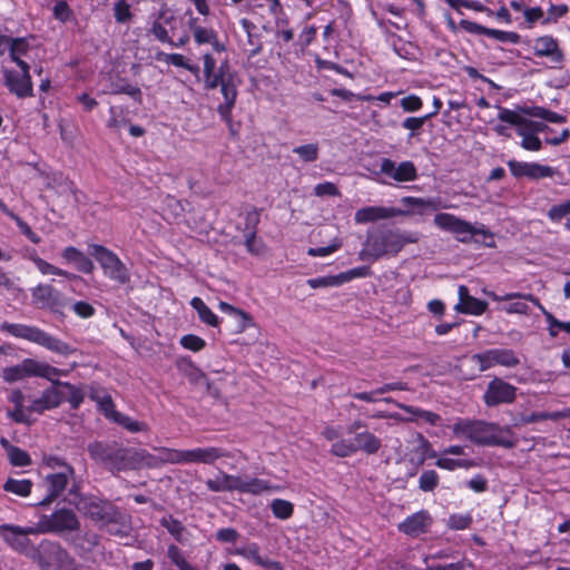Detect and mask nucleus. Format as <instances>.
Returning a JSON list of instances; mask_svg holds the SVG:
<instances>
[{
	"mask_svg": "<svg viewBox=\"0 0 570 570\" xmlns=\"http://www.w3.org/2000/svg\"><path fill=\"white\" fill-rule=\"evenodd\" d=\"M30 68L20 69V71L3 69L4 83L18 98L32 96V81L29 72Z\"/></svg>",
	"mask_w": 570,
	"mask_h": 570,
	"instance_id": "a211bd4d",
	"label": "nucleus"
},
{
	"mask_svg": "<svg viewBox=\"0 0 570 570\" xmlns=\"http://www.w3.org/2000/svg\"><path fill=\"white\" fill-rule=\"evenodd\" d=\"M114 16L118 23H126L131 20L132 13L126 0H118L114 6Z\"/></svg>",
	"mask_w": 570,
	"mask_h": 570,
	"instance_id": "052dcab7",
	"label": "nucleus"
},
{
	"mask_svg": "<svg viewBox=\"0 0 570 570\" xmlns=\"http://www.w3.org/2000/svg\"><path fill=\"white\" fill-rule=\"evenodd\" d=\"M484 294L488 297H490L491 299H493L494 302L525 299V301L532 302L538 308H542V304L532 294L507 293L504 295H498L497 293H494L492 291H484Z\"/></svg>",
	"mask_w": 570,
	"mask_h": 570,
	"instance_id": "79ce46f5",
	"label": "nucleus"
},
{
	"mask_svg": "<svg viewBox=\"0 0 570 570\" xmlns=\"http://www.w3.org/2000/svg\"><path fill=\"white\" fill-rule=\"evenodd\" d=\"M402 203L419 208V214H423L424 209L436 212L442 208H449L448 205L443 204L440 198H419V197H404Z\"/></svg>",
	"mask_w": 570,
	"mask_h": 570,
	"instance_id": "72a5a7b5",
	"label": "nucleus"
},
{
	"mask_svg": "<svg viewBox=\"0 0 570 570\" xmlns=\"http://www.w3.org/2000/svg\"><path fill=\"white\" fill-rule=\"evenodd\" d=\"M271 509L275 518L287 520L293 515L294 505L283 499H274L271 503Z\"/></svg>",
	"mask_w": 570,
	"mask_h": 570,
	"instance_id": "c03bdc74",
	"label": "nucleus"
},
{
	"mask_svg": "<svg viewBox=\"0 0 570 570\" xmlns=\"http://www.w3.org/2000/svg\"><path fill=\"white\" fill-rule=\"evenodd\" d=\"M508 167L514 177H527L533 180L551 178L557 173L556 168L539 163L509 160Z\"/></svg>",
	"mask_w": 570,
	"mask_h": 570,
	"instance_id": "dca6fc26",
	"label": "nucleus"
},
{
	"mask_svg": "<svg viewBox=\"0 0 570 570\" xmlns=\"http://www.w3.org/2000/svg\"><path fill=\"white\" fill-rule=\"evenodd\" d=\"M53 384L67 389V401L69 402L72 409H78L80 404L83 402V393L79 387L70 384L69 382H60L57 379Z\"/></svg>",
	"mask_w": 570,
	"mask_h": 570,
	"instance_id": "a18cd8bd",
	"label": "nucleus"
},
{
	"mask_svg": "<svg viewBox=\"0 0 570 570\" xmlns=\"http://www.w3.org/2000/svg\"><path fill=\"white\" fill-rule=\"evenodd\" d=\"M307 285L311 288L336 287V286H340L336 275L323 276V277H317V278H309V279H307Z\"/></svg>",
	"mask_w": 570,
	"mask_h": 570,
	"instance_id": "774afa93",
	"label": "nucleus"
},
{
	"mask_svg": "<svg viewBox=\"0 0 570 570\" xmlns=\"http://www.w3.org/2000/svg\"><path fill=\"white\" fill-rule=\"evenodd\" d=\"M167 556L179 570H190L193 568V566L185 559L180 549L175 544H170L168 547Z\"/></svg>",
	"mask_w": 570,
	"mask_h": 570,
	"instance_id": "6e6d98bb",
	"label": "nucleus"
},
{
	"mask_svg": "<svg viewBox=\"0 0 570 570\" xmlns=\"http://www.w3.org/2000/svg\"><path fill=\"white\" fill-rule=\"evenodd\" d=\"M167 556L179 570H190L193 568V566L185 559L180 549L175 544H170L168 547Z\"/></svg>",
	"mask_w": 570,
	"mask_h": 570,
	"instance_id": "4d7b16f0",
	"label": "nucleus"
},
{
	"mask_svg": "<svg viewBox=\"0 0 570 570\" xmlns=\"http://www.w3.org/2000/svg\"><path fill=\"white\" fill-rule=\"evenodd\" d=\"M185 464L184 450L176 449H159L158 455H148L147 464L149 466H157L158 464Z\"/></svg>",
	"mask_w": 570,
	"mask_h": 570,
	"instance_id": "2f4dec72",
	"label": "nucleus"
},
{
	"mask_svg": "<svg viewBox=\"0 0 570 570\" xmlns=\"http://www.w3.org/2000/svg\"><path fill=\"white\" fill-rule=\"evenodd\" d=\"M435 465L440 469L454 471L456 469H470L474 466V462L469 459H451L449 455L441 453L436 460Z\"/></svg>",
	"mask_w": 570,
	"mask_h": 570,
	"instance_id": "ea45409f",
	"label": "nucleus"
},
{
	"mask_svg": "<svg viewBox=\"0 0 570 570\" xmlns=\"http://www.w3.org/2000/svg\"><path fill=\"white\" fill-rule=\"evenodd\" d=\"M433 223L439 229L451 233L458 242L464 244L470 243L475 235H490L484 226L476 227L470 222L449 213L436 214Z\"/></svg>",
	"mask_w": 570,
	"mask_h": 570,
	"instance_id": "0eeeda50",
	"label": "nucleus"
},
{
	"mask_svg": "<svg viewBox=\"0 0 570 570\" xmlns=\"http://www.w3.org/2000/svg\"><path fill=\"white\" fill-rule=\"evenodd\" d=\"M191 307L197 312L202 322L209 326H218L219 321L217 315L204 303L199 297H194L190 301Z\"/></svg>",
	"mask_w": 570,
	"mask_h": 570,
	"instance_id": "e433bc0d",
	"label": "nucleus"
},
{
	"mask_svg": "<svg viewBox=\"0 0 570 570\" xmlns=\"http://www.w3.org/2000/svg\"><path fill=\"white\" fill-rule=\"evenodd\" d=\"M160 524L167 529V531L178 541H183V534L185 532V527L181 522L171 515L164 517L160 520Z\"/></svg>",
	"mask_w": 570,
	"mask_h": 570,
	"instance_id": "8fccbe9b",
	"label": "nucleus"
},
{
	"mask_svg": "<svg viewBox=\"0 0 570 570\" xmlns=\"http://www.w3.org/2000/svg\"><path fill=\"white\" fill-rule=\"evenodd\" d=\"M471 362L483 372L493 366L514 367L520 364V360L510 348H491L471 356Z\"/></svg>",
	"mask_w": 570,
	"mask_h": 570,
	"instance_id": "f8f14e48",
	"label": "nucleus"
},
{
	"mask_svg": "<svg viewBox=\"0 0 570 570\" xmlns=\"http://www.w3.org/2000/svg\"><path fill=\"white\" fill-rule=\"evenodd\" d=\"M7 454L11 464L16 466H26L30 463L29 454L17 446L10 448Z\"/></svg>",
	"mask_w": 570,
	"mask_h": 570,
	"instance_id": "0e129e2a",
	"label": "nucleus"
},
{
	"mask_svg": "<svg viewBox=\"0 0 570 570\" xmlns=\"http://www.w3.org/2000/svg\"><path fill=\"white\" fill-rule=\"evenodd\" d=\"M245 246L246 249L253 255H263L266 250L264 242L256 237V232L254 228L245 234Z\"/></svg>",
	"mask_w": 570,
	"mask_h": 570,
	"instance_id": "09e8293b",
	"label": "nucleus"
},
{
	"mask_svg": "<svg viewBox=\"0 0 570 570\" xmlns=\"http://www.w3.org/2000/svg\"><path fill=\"white\" fill-rule=\"evenodd\" d=\"M459 303L454 306V309L459 313L470 315H482L488 304L476 297H473L469 293V288L465 285H460L458 288Z\"/></svg>",
	"mask_w": 570,
	"mask_h": 570,
	"instance_id": "b1692460",
	"label": "nucleus"
},
{
	"mask_svg": "<svg viewBox=\"0 0 570 570\" xmlns=\"http://www.w3.org/2000/svg\"><path fill=\"white\" fill-rule=\"evenodd\" d=\"M48 464L52 468H61V471L48 474L46 476L45 482L47 485L48 495L46 499L39 502V505H46L59 497L66 489L69 478L73 474V469L59 459H50Z\"/></svg>",
	"mask_w": 570,
	"mask_h": 570,
	"instance_id": "ddd939ff",
	"label": "nucleus"
},
{
	"mask_svg": "<svg viewBox=\"0 0 570 570\" xmlns=\"http://www.w3.org/2000/svg\"><path fill=\"white\" fill-rule=\"evenodd\" d=\"M193 36L198 45L209 43L215 51H225V46L218 40L217 33L213 29L196 26L193 28Z\"/></svg>",
	"mask_w": 570,
	"mask_h": 570,
	"instance_id": "473e14b6",
	"label": "nucleus"
},
{
	"mask_svg": "<svg viewBox=\"0 0 570 570\" xmlns=\"http://www.w3.org/2000/svg\"><path fill=\"white\" fill-rule=\"evenodd\" d=\"M149 32L158 41L163 43H171V37L168 35V31L165 28L164 23L160 21V19H157L151 23Z\"/></svg>",
	"mask_w": 570,
	"mask_h": 570,
	"instance_id": "69168bd1",
	"label": "nucleus"
},
{
	"mask_svg": "<svg viewBox=\"0 0 570 570\" xmlns=\"http://www.w3.org/2000/svg\"><path fill=\"white\" fill-rule=\"evenodd\" d=\"M72 503L80 513L96 522H101L102 524L117 522V509L110 502L96 495L82 494Z\"/></svg>",
	"mask_w": 570,
	"mask_h": 570,
	"instance_id": "1a4fd4ad",
	"label": "nucleus"
},
{
	"mask_svg": "<svg viewBox=\"0 0 570 570\" xmlns=\"http://www.w3.org/2000/svg\"><path fill=\"white\" fill-rule=\"evenodd\" d=\"M525 116L522 111L519 112L505 107H499L498 119L515 128L517 134L522 138L520 146L529 151H539L542 148V141L538 134L546 131L548 126L543 122L531 120Z\"/></svg>",
	"mask_w": 570,
	"mask_h": 570,
	"instance_id": "39448f33",
	"label": "nucleus"
},
{
	"mask_svg": "<svg viewBox=\"0 0 570 570\" xmlns=\"http://www.w3.org/2000/svg\"><path fill=\"white\" fill-rule=\"evenodd\" d=\"M517 397V387L502 379L495 377L489 382L483 394V401L488 406L513 403Z\"/></svg>",
	"mask_w": 570,
	"mask_h": 570,
	"instance_id": "2eb2a0df",
	"label": "nucleus"
},
{
	"mask_svg": "<svg viewBox=\"0 0 570 570\" xmlns=\"http://www.w3.org/2000/svg\"><path fill=\"white\" fill-rule=\"evenodd\" d=\"M204 82L206 89H215L217 87H220V90L223 89V86L227 87H235L229 79L226 78L224 72V66H220L218 71L209 73L208 76H204Z\"/></svg>",
	"mask_w": 570,
	"mask_h": 570,
	"instance_id": "37998d69",
	"label": "nucleus"
},
{
	"mask_svg": "<svg viewBox=\"0 0 570 570\" xmlns=\"http://www.w3.org/2000/svg\"><path fill=\"white\" fill-rule=\"evenodd\" d=\"M520 110L529 117L544 119L553 124H561L566 121V118L562 115H559L543 107H524Z\"/></svg>",
	"mask_w": 570,
	"mask_h": 570,
	"instance_id": "4c0bfd02",
	"label": "nucleus"
},
{
	"mask_svg": "<svg viewBox=\"0 0 570 570\" xmlns=\"http://www.w3.org/2000/svg\"><path fill=\"white\" fill-rule=\"evenodd\" d=\"M370 275H371V271L368 267L360 266V267H355L350 271L340 273L336 276H337L338 285L341 286L347 282H351L352 279L363 278V277H367Z\"/></svg>",
	"mask_w": 570,
	"mask_h": 570,
	"instance_id": "3c124183",
	"label": "nucleus"
},
{
	"mask_svg": "<svg viewBox=\"0 0 570 570\" xmlns=\"http://www.w3.org/2000/svg\"><path fill=\"white\" fill-rule=\"evenodd\" d=\"M38 523L31 527H19L13 524H0V537L2 540L14 551L26 554L35 556L37 550L30 539V534H40Z\"/></svg>",
	"mask_w": 570,
	"mask_h": 570,
	"instance_id": "9d476101",
	"label": "nucleus"
},
{
	"mask_svg": "<svg viewBox=\"0 0 570 570\" xmlns=\"http://www.w3.org/2000/svg\"><path fill=\"white\" fill-rule=\"evenodd\" d=\"M61 256L65 261L73 263L77 269L85 274L92 273L95 266L94 263L88 258L81 250L73 246L66 247Z\"/></svg>",
	"mask_w": 570,
	"mask_h": 570,
	"instance_id": "7c9ffc66",
	"label": "nucleus"
},
{
	"mask_svg": "<svg viewBox=\"0 0 570 570\" xmlns=\"http://www.w3.org/2000/svg\"><path fill=\"white\" fill-rule=\"evenodd\" d=\"M69 566H71V557L60 547H53L40 561L41 570H68Z\"/></svg>",
	"mask_w": 570,
	"mask_h": 570,
	"instance_id": "cd10ccee",
	"label": "nucleus"
},
{
	"mask_svg": "<svg viewBox=\"0 0 570 570\" xmlns=\"http://www.w3.org/2000/svg\"><path fill=\"white\" fill-rule=\"evenodd\" d=\"M32 482L30 480H17V479H8L3 484V489L7 492L14 493L20 497H28L31 492Z\"/></svg>",
	"mask_w": 570,
	"mask_h": 570,
	"instance_id": "a19ab883",
	"label": "nucleus"
},
{
	"mask_svg": "<svg viewBox=\"0 0 570 570\" xmlns=\"http://www.w3.org/2000/svg\"><path fill=\"white\" fill-rule=\"evenodd\" d=\"M41 533L73 531L79 528L77 515L68 509H60L50 515H42L38 522Z\"/></svg>",
	"mask_w": 570,
	"mask_h": 570,
	"instance_id": "4468645a",
	"label": "nucleus"
},
{
	"mask_svg": "<svg viewBox=\"0 0 570 570\" xmlns=\"http://www.w3.org/2000/svg\"><path fill=\"white\" fill-rule=\"evenodd\" d=\"M90 458L109 469L122 470L126 468L128 451L117 444H106L95 441L88 445Z\"/></svg>",
	"mask_w": 570,
	"mask_h": 570,
	"instance_id": "9b49d317",
	"label": "nucleus"
},
{
	"mask_svg": "<svg viewBox=\"0 0 570 570\" xmlns=\"http://www.w3.org/2000/svg\"><path fill=\"white\" fill-rule=\"evenodd\" d=\"M36 267L42 275H57L65 276L68 278H75L76 275L69 274L68 272L53 266L45 259H36Z\"/></svg>",
	"mask_w": 570,
	"mask_h": 570,
	"instance_id": "bf43d9fd",
	"label": "nucleus"
},
{
	"mask_svg": "<svg viewBox=\"0 0 570 570\" xmlns=\"http://www.w3.org/2000/svg\"><path fill=\"white\" fill-rule=\"evenodd\" d=\"M167 556L179 570H190L193 568V566L185 559L180 549L175 544H170L168 547Z\"/></svg>",
	"mask_w": 570,
	"mask_h": 570,
	"instance_id": "5fc2aeb1",
	"label": "nucleus"
},
{
	"mask_svg": "<svg viewBox=\"0 0 570 570\" xmlns=\"http://www.w3.org/2000/svg\"><path fill=\"white\" fill-rule=\"evenodd\" d=\"M224 456H227L226 452L223 449L216 446L184 450L185 463L212 464Z\"/></svg>",
	"mask_w": 570,
	"mask_h": 570,
	"instance_id": "393cba45",
	"label": "nucleus"
},
{
	"mask_svg": "<svg viewBox=\"0 0 570 570\" xmlns=\"http://www.w3.org/2000/svg\"><path fill=\"white\" fill-rule=\"evenodd\" d=\"M23 371L28 376H37L50 381L52 384L59 376H67L69 370L55 367L46 362H40L35 358L23 360Z\"/></svg>",
	"mask_w": 570,
	"mask_h": 570,
	"instance_id": "aec40b11",
	"label": "nucleus"
},
{
	"mask_svg": "<svg viewBox=\"0 0 570 570\" xmlns=\"http://www.w3.org/2000/svg\"><path fill=\"white\" fill-rule=\"evenodd\" d=\"M439 483V475L435 471H424L419 479V487L422 491H432Z\"/></svg>",
	"mask_w": 570,
	"mask_h": 570,
	"instance_id": "e2e57ef3",
	"label": "nucleus"
},
{
	"mask_svg": "<svg viewBox=\"0 0 570 570\" xmlns=\"http://www.w3.org/2000/svg\"><path fill=\"white\" fill-rule=\"evenodd\" d=\"M63 399V393L59 391L58 385L53 384L51 387L45 390L38 399L31 402L28 412L41 414L45 411L58 407Z\"/></svg>",
	"mask_w": 570,
	"mask_h": 570,
	"instance_id": "5701e85b",
	"label": "nucleus"
},
{
	"mask_svg": "<svg viewBox=\"0 0 570 570\" xmlns=\"http://www.w3.org/2000/svg\"><path fill=\"white\" fill-rule=\"evenodd\" d=\"M222 95L224 96L225 102L219 105L217 110L220 117L229 122L230 116H232V109L235 105L236 97H237V90L236 87H227L223 86Z\"/></svg>",
	"mask_w": 570,
	"mask_h": 570,
	"instance_id": "c9c22d12",
	"label": "nucleus"
},
{
	"mask_svg": "<svg viewBox=\"0 0 570 570\" xmlns=\"http://www.w3.org/2000/svg\"><path fill=\"white\" fill-rule=\"evenodd\" d=\"M342 432L340 425H327L322 431L323 438L332 443L330 452L334 456L348 458L357 452L373 455L382 448V440L368 430L360 431L347 439L342 436Z\"/></svg>",
	"mask_w": 570,
	"mask_h": 570,
	"instance_id": "7ed1b4c3",
	"label": "nucleus"
},
{
	"mask_svg": "<svg viewBox=\"0 0 570 570\" xmlns=\"http://www.w3.org/2000/svg\"><path fill=\"white\" fill-rule=\"evenodd\" d=\"M116 423L122 425L129 432L136 433L147 430V425L142 422H138L132 420L131 417L118 412L117 415L112 419Z\"/></svg>",
	"mask_w": 570,
	"mask_h": 570,
	"instance_id": "603ef678",
	"label": "nucleus"
},
{
	"mask_svg": "<svg viewBox=\"0 0 570 570\" xmlns=\"http://www.w3.org/2000/svg\"><path fill=\"white\" fill-rule=\"evenodd\" d=\"M532 48L537 57L548 58L552 63H561L564 59L558 40L552 36H542L537 38Z\"/></svg>",
	"mask_w": 570,
	"mask_h": 570,
	"instance_id": "4be33fe9",
	"label": "nucleus"
},
{
	"mask_svg": "<svg viewBox=\"0 0 570 570\" xmlns=\"http://www.w3.org/2000/svg\"><path fill=\"white\" fill-rule=\"evenodd\" d=\"M180 344L186 350H190L193 352H198L203 350L206 345L205 341L202 337L193 334L184 335L180 338Z\"/></svg>",
	"mask_w": 570,
	"mask_h": 570,
	"instance_id": "338daca9",
	"label": "nucleus"
},
{
	"mask_svg": "<svg viewBox=\"0 0 570 570\" xmlns=\"http://www.w3.org/2000/svg\"><path fill=\"white\" fill-rule=\"evenodd\" d=\"M452 431L456 438L479 445L512 449L518 443L511 428L481 420L460 419L453 424Z\"/></svg>",
	"mask_w": 570,
	"mask_h": 570,
	"instance_id": "f257e3e1",
	"label": "nucleus"
},
{
	"mask_svg": "<svg viewBox=\"0 0 570 570\" xmlns=\"http://www.w3.org/2000/svg\"><path fill=\"white\" fill-rule=\"evenodd\" d=\"M420 240V233L399 228H377L367 233L363 248L358 253L362 261H379L386 256H396L406 244Z\"/></svg>",
	"mask_w": 570,
	"mask_h": 570,
	"instance_id": "f03ea898",
	"label": "nucleus"
},
{
	"mask_svg": "<svg viewBox=\"0 0 570 570\" xmlns=\"http://www.w3.org/2000/svg\"><path fill=\"white\" fill-rule=\"evenodd\" d=\"M407 214L409 212L395 207L366 206L355 212L354 220L356 224H367Z\"/></svg>",
	"mask_w": 570,
	"mask_h": 570,
	"instance_id": "6ab92c4d",
	"label": "nucleus"
},
{
	"mask_svg": "<svg viewBox=\"0 0 570 570\" xmlns=\"http://www.w3.org/2000/svg\"><path fill=\"white\" fill-rule=\"evenodd\" d=\"M10 42L9 55L12 61H14L20 69L30 68L28 62L23 58H30V53L33 49L30 41L26 38H13Z\"/></svg>",
	"mask_w": 570,
	"mask_h": 570,
	"instance_id": "c85d7f7f",
	"label": "nucleus"
},
{
	"mask_svg": "<svg viewBox=\"0 0 570 570\" xmlns=\"http://www.w3.org/2000/svg\"><path fill=\"white\" fill-rule=\"evenodd\" d=\"M396 406L404 410L405 412L410 413L411 414L410 417L416 419L414 422L423 421L431 425H436V424H439V422L441 420L439 414L431 412V411H426V410H423L420 407L406 405L403 403H396Z\"/></svg>",
	"mask_w": 570,
	"mask_h": 570,
	"instance_id": "f704fd0d",
	"label": "nucleus"
},
{
	"mask_svg": "<svg viewBox=\"0 0 570 570\" xmlns=\"http://www.w3.org/2000/svg\"><path fill=\"white\" fill-rule=\"evenodd\" d=\"M472 515L470 513L451 514L446 521V524L452 530H465L472 524Z\"/></svg>",
	"mask_w": 570,
	"mask_h": 570,
	"instance_id": "864d4df0",
	"label": "nucleus"
},
{
	"mask_svg": "<svg viewBox=\"0 0 570 570\" xmlns=\"http://www.w3.org/2000/svg\"><path fill=\"white\" fill-rule=\"evenodd\" d=\"M32 304L38 308H51L59 303L60 293L51 285L39 284L31 289Z\"/></svg>",
	"mask_w": 570,
	"mask_h": 570,
	"instance_id": "bb28decb",
	"label": "nucleus"
},
{
	"mask_svg": "<svg viewBox=\"0 0 570 570\" xmlns=\"http://www.w3.org/2000/svg\"><path fill=\"white\" fill-rule=\"evenodd\" d=\"M432 524V517L425 510L413 513L401 522L399 530L410 537L416 538L420 534L426 533Z\"/></svg>",
	"mask_w": 570,
	"mask_h": 570,
	"instance_id": "412c9836",
	"label": "nucleus"
},
{
	"mask_svg": "<svg viewBox=\"0 0 570 570\" xmlns=\"http://www.w3.org/2000/svg\"><path fill=\"white\" fill-rule=\"evenodd\" d=\"M293 153L296 154L304 163H313L318 158L320 147L316 142L306 144L295 147Z\"/></svg>",
	"mask_w": 570,
	"mask_h": 570,
	"instance_id": "de8ad7c7",
	"label": "nucleus"
},
{
	"mask_svg": "<svg viewBox=\"0 0 570 570\" xmlns=\"http://www.w3.org/2000/svg\"><path fill=\"white\" fill-rule=\"evenodd\" d=\"M89 397L98 404L100 411L105 414L106 417L112 420L115 415H117L118 411L115 409V404L110 394H108L101 387L90 386Z\"/></svg>",
	"mask_w": 570,
	"mask_h": 570,
	"instance_id": "c756f323",
	"label": "nucleus"
},
{
	"mask_svg": "<svg viewBox=\"0 0 570 570\" xmlns=\"http://www.w3.org/2000/svg\"><path fill=\"white\" fill-rule=\"evenodd\" d=\"M18 226L19 230L33 244H39L41 238L31 229V227L22 220L13 212L9 216Z\"/></svg>",
	"mask_w": 570,
	"mask_h": 570,
	"instance_id": "680f3d73",
	"label": "nucleus"
},
{
	"mask_svg": "<svg viewBox=\"0 0 570 570\" xmlns=\"http://www.w3.org/2000/svg\"><path fill=\"white\" fill-rule=\"evenodd\" d=\"M236 553L238 556H242L246 560H248V561H250V562H253V563H255L257 566H261L264 569H267V570H284L283 566L278 561L271 560L268 558H265V557L261 556L259 547L255 542H252V543H248V544H246L244 547L238 548L236 550Z\"/></svg>",
	"mask_w": 570,
	"mask_h": 570,
	"instance_id": "a878e982",
	"label": "nucleus"
},
{
	"mask_svg": "<svg viewBox=\"0 0 570 570\" xmlns=\"http://www.w3.org/2000/svg\"><path fill=\"white\" fill-rule=\"evenodd\" d=\"M484 36L493 38L501 42L518 43L520 41V36L513 31H503V30L487 28Z\"/></svg>",
	"mask_w": 570,
	"mask_h": 570,
	"instance_id": "13d9d810",
	"label": "nucleus"
},
{
	"mask_svg": "<svg viewBox=\"0 0 570 570\" xmlns=\"http://www.w3.org/2000/svg\"><path fill=\"white\" fill-rule=\"evenodd\" d=\"M539 309L543 313L546 321L549 325L548 330H549L550 336L556 337L558 335L559 331H564L567 333H570V322H561V321L557 320L543 306H542V308H539Z\"/></svg>",
	"mask_w": 570,
	"mask_h": 570,
	"instance_id": "49530a36",
	"label": "nucleus"
},
{
	"mask_svg": "<svg viewBox=\"0 0 570 570\" xmlns=\"http://www.w3.org/2000/svg\"><path fill=\"white\" fill-rule=\"evenodd\" d=\"M380 173L396 183L413 181L417 177L416 167L410 160H405L396 165L395 161L384 158L380 165Z\"/></svg>",
	"mask_w": 570,
	"mask_h": 570,
	"instance_id": "f3484780",
	"label": "nucleus"
},
{
	"mask_svg": "<svg viewBox=\"0 0 570 570\" xmlns=\"http://www.w3.org/2000/svg\"><path fill=\"white\" fill-rule=\"evenodd\" d=\"M90 253L102 268L104 275L119 285L130 281V272L119 256L102 245H91Z\"/></svg>",
	"mask_w": 570,
	"mask_h": 570,
	"instance_id": "6e6552de",
	"label": "nucleus"
},
{
	"mask_svg": "<svg viewBox=\"0 0 570 570\" xmlns=\"http://www.w3.org/2000/svg\"><path fill=\"white\" fill-rule=\"evenodd\" d=\"M212 492H239L242 494L262 495L279 492L283 488L268 480L249 475L228 474L219 471L215 478L206 480Z\"/></svg>",
	"mask_w": 570,
	"mask_h": 570,
	"instance_id": "20e7f679",
	"label": "nucleus"
},
{
	"mask_svg": "<svg viewBox=\"0 0 570 570\" xmlns=\"http://www.w3.org/2000/svg\"><path fill=\"white\" fill-rule=\"evenodd\" d=\"M0 330L13 337L22 338L31 343L38 344L51 352H55L63 356L70 355L71 353L75 352V348L71 347L68 343L55 336H51L50 334H48L47 332L42 331L37 326L3 322L0 325Z\"/></svg>",
	"mask_w": 570,
	"mask_h": 570,
	"instance_id": "423d86ee",
	"label": "nucleus"
},
{
	"mask_svg": "<svg viewBox=\"0 0 570 570\" xmlns=\"http://www.w3.org/2000/svg\"><path fill=\"white\" fill-rule=\"evenodd\" d=\"M112 95H119L125 94L130 96L135 101L141 102L142 101V94L139 87L131 85L127 82L124 79H120L116 82L111 83V89L109 91Z\"/></svg>",
	"mask_w": 570,
	"mask_h": 570,
	"instance_id": "58836bf2",
	"label": "nucleus"
}]
</instances>
